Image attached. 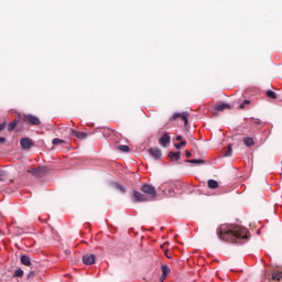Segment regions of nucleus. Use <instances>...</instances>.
Segmentation results:
<instances>
[{"instance_id": "f257e3e1", "label": "nucleus", "mask_w": 282, "mask_h": 282, "mask_svg": "<svg viewBox=\"0 0 282 282\" xmlns=\"http://www.w3.org/2000/svg\"><path fill=\"white\" fill-rule=\"evenodd\" d=\"M217 235L221 241L237 243L238 246L246 243L250 239L248 229L240 225L223 224L218 227Z\"/></svg>"}, {"instance_id": "f03ea898", "label": "nucleus", "mask_w": 282, "mask_h": 282, "mask_svg": "<svg viewBox=\"0 0 282 282\" xmlns=\"http://www.w3.org/2000/svg\"><path fill=\"white\" fill-rule=\"evenodd\" d=\"M26 173H30V175H32L36 180H41V177H45V175L50 174V167L42 165V166L29 169Z\"/></svg>"}, {"instance_id": "7ed1b4c3", "label": "nucleus", "mask_w": 282, "mask_h": 282, "mask_svg": "<svg viewBox=\"0 0 282 282\" xmlns=\"http://www.w3.org/2000/svg\"><path fill=\"white\" fill-rule=\"evenodd\" d=\"M140 192L145 193L148 199H155L158 197V192L155 191V187L149 184L142 185Z\"/></svg>"}, {"instance_id": "20e7f679", "label": "nucleus", "mask_w": 282, "mask_h": 282, "mask_svg": "<svg viewBox=\"0 0 282 282\" xmlns=\"http://www.w3.org/2000/svg\"><path fill=\"white\" fill-rule=\"evenodd\" d=\"M22 120L25 122V124H31L32 127H41V119L34 115H23Z\"/></svg>"}, {"instance_id": "39448f33", "label": "nucleus", "mask_w": 282, "mask_h": 282, "mask_svg": "<svg viewBox=\"0 0 282 282\" xmlns=\"http://www.w3.org/2000/svg\"><path fill=\"white\" fill-rule=\"evenodd\" d=\"M20 145L23 151H28L34 147V142L30 138H22L20 140Z\"/></svg>"}, {"instance_id": "423d86ee", "label": "nucleus", "mask_w": 282, "mask_h": 282, "mask_svg": "<svg viewBox=\"0 0 282 282\" xmlns=\"http://www.w3.org/2000/svg\"><path fill=\"white\" fill-rule=\"evenodd\" d=\"M132 199L133 202H149V196L147 194H142L138 191L132 192Z\"/></svg>"}, {"instance_id": "0eeeda50", "label": "nucleus", "mask_w": 282, "mask_h": 282, "mask_svg": "<svg viewBox=\"0 0 282 282\" xmlns=\"http://www.w3.org/2000/svg\"><path fill=\"white\" fill-rule=\"evenodd\" d=\"M83 263H85V265H94V263H96V254L94 253L84 254Z\"/></svg>"}, {"instance_id": "6e6552de", "label": "nucleus", "mask_w": 282, "mask_h": 282, "mask_svg": "<svg viewBox=\"0 0 282 282\" xmlns=\"http://www.w3.org/2000/svg\"><path fill=\"white\" fill-rule=\"evenodd\" d=\"M177 118H181L185 124V127L188 126V112H176L172 116V120H177Z\"/></svg>"}, {"instance_id": "1a4fd4ad", "label": "nucleus", "mask_w": 282, "mask_h": 282, "mask_svg": "<svg viewBox=\"0 0 282 282\" xmlns=\"http://www.w3.org/2000/svg\"><path fill=\"white\" fill-rule=\"evenodd\" d=\"M148 153L154 158V160H160V158H162V150H160V148H150L148 149Z\"/></svg>"}, {"instance_id": "9d476101", "label": "nucleus", "mask_w": 282, "mask_h": 282, "mask_svg": "<svg viewBox=\"0 0 282 282\" xmlns=\"http://www.w3.org/2000/svg\"><path fill=\"white\" fill-rule=\"evenodd\" d=\"M53 147L62 145L64 149H69V143L63 139L55 138L52 140Z\"/></svg>"}, {"instance_id": "9b49d317", "label": "nucleus", "mask_w": 282, "mask_h": 282, "mask_svg": "<svg viewBox=\"0 0 282 282\" xmlns=\"http://www.w3.org/2000/svg\"><path fill=\"white\" fill-rule=\"evenodd\" d=\"M70 133L74 138H77L78 140H87V132H80L72 129Z\"/></svg>"}, {"instance_id": "f8f14e48", "label": "nucleus", "mask_w": 282, "mask_h": 282, "mask_svg": "<svg viewBox=\"0 0 282 282\" xmlns=\"http://www.w3.org/2000/svg\"><path fill=\"white\" fill-rule=\"evenodd\" d=\"M171 143V135L169 134H163L160 140H159V144H161V147H166V144Z\"/></svg>"}, {"instance_id": "ddd939ff", "label": "nucleus", "mask_w": 282, "mask_h": 282, "mask_svg": "<svg viewBox=\"0 0 282 282\" xmlns=\"http://www.w3.org/2000/svg\"><path fill=\"white\" fill-rule=\"evenodd\" d=\"M20 261H21L22 265H26L28 268H30V265H32V260L30 259V256H28V254L21 256Z\"/></svg>"}, {"instance_id": "4468645a", "label": "nucleus", "mask_w": 282, "mask_h": 282, "mask_svg": "<svg viewBox=\"0 0 282 282\" xmlns=\"http://www.w3.org/2000/svg\"><path fill=\"white\" fill-rule=\"evenodd\" d=\"M112 186L116 188V191H119V193H121L122 195H124V193H127V187H124L122 184H120L118 182H113Z\"/></svg>"}, {"instance_id": "2eb2a0df", "label": "nucleus", "mask_w": 282, "mask_h": 282, "mask_svg": "<svg viewBox=\"0 0 282 282\" xmlns=\"http://www.w3.org/2000/svg\"><path fill=\"white\" fill-rule=\"evenodd\" d=\"M19 122H21V119L15 118L12 122H10L7 127L8 131H14V129H17V124H19Z\"/></svg>"}, {"instance_id": "dca6fc26", "label": "nucleus", "mask_w": 282, "mask_h": 282, "mask_svg": "<svg viewBox=\"0 0 282 282\" xmlns=\"http://www.w3.org/2000/svg\"><path fill=\"white\" fill-rule=\"evenodd\" d=\"M242 142L245 144V147H254V139L250 138V137H246L242 139Z\"/></svg>"}, {"instance_id": "f3484780", "label": "nucleus", "mask_w": 282, "mask_h": 282, "mask_svg": "<svg viewBox=\"0 0 282 282\" xmlns=\"http://www.w3.org/2000/svg\"><path fill=\"white\" fill-rule=\"evenodd\" d=\"M182 152H170L167 155L169 160H175V162H177V160H180Z\"/></svg>"}, {"instance_id": "a211bd4d", "label": "nucleus", "mask_w": 282, "mask_h": 282, "mask_svg": "<svg viewBox=\"0 0 282 282\" xmlns=\"http://www.w3.org/2000/svg\"><path fill=\"white\" fill-rule=\"evenodd\" d=\"M215 111H225V109H230V105L228 104H218L215 106Z\"/></svg>"}, {"instance_id": "6ab92c4d", "label": "nucleus", "mask_w": 282, "mask_h": 282, "mask_svg": "<svg viewBox=\"0 0 282 282\" xmlns=\"http://www.w3.org/2000/svg\"><path fill=\"white\" fill-rule=\"evenodd\" d=\"M207 186H208V188H212L215 191L216 188H219V183L215 180H209L207 182Z\"/></svg>"}, {"instance_id": "aec40b11", "label": "nucleus", "mask_w": 282, "mask_h": 282, "mask_svg": "<svg viewBox=\"0 0 282 282\" xmlns=\"http://www.w3.org/2000/svg\"><path fill=\"white\" fill-rule=\"evenodd\" d=\"M187 164H205L206 161L202 159H193V160H186Z\"/></svg>"}, {"instance_id": "412c9836", "label": "nucleus", "mask_w": 282, "mask_h": 282, "mask_svg": "<svg viewBox=\"0 0 282 282\" xmlns=\"http://www.w3.org/2000/svg\"><path fill=\"white\" fill-rule=\"evenodd\" d=\"M161 270H162L163 276H169V274L171 273V269L169 268V265H162Z\"/></svg>"}, {"instance_id": "4be33fe9", "label": "nucleus", "mask_w": 282, "mask_h": 282, "mask_svg": "<svg viewBox=\"0 0 282 282\" xmlns=\"http://www.w3.org/2000/svg\"><path fill=\"white\" fill-rule=\"evenodd\" d=\"M230 155H232V145H228L227 150L224 151L225 158H230Z\"/></svg>"}, {"instance_id": "5701e85b", "label": "nucleus", "mask_w": 282, "mask_h": 282, "mask_svg": "<svg viewBox=\"0 0 282 282\" xmlns=\"http://www.w3.org/2000/svg\"><path fill=\"white\" fill-rule=\"evenodd\" d=\"M273 281H281L282 280V272L272 273Z\"/></svg>"}, {"instance_id": "b1692460", "label": "nucleus", "mask_w": 282, "mask_h": 282, "mask_svg": "<svg viewBox=\"0 0 282 282\" xmlns=\"http://www.w3.org/2000/svg\"><path fill=\"white\" fill-rule=\"evenodd\" d=\"M267 96H268V98H271L272 100H276L275 91L269 90V91H267Z\"/></svg>"}, {"instance_id": "393cba45", "label": "nucleus", "mask_w": 282, "mask_h": 282, "mask_svg": "<svg viewBox=\"0 0 282 282\" xmlns=\"http://www.w3.org/2000/svg\"><path fill=\"white\" fill-rule=\"evenodd\" d=\"M118 149L122 153H129V151H130L129 145H119Z\"/></svg>"}, {"instance_id": "a878e982", "label": "nucleus", "mask_w": 282, "mask_h": 282, "mask_svg": "<svg viewBox=\"0 0 282 282\" xmlns=\"http://www.w3.org/2000/svg\"><path fill=\"white\" fill-rule=\"evenodd\" d=\"M6 177H8V173L3 170H0V182H6Z\"/></svg>"}, {"instance_id": "bb28decb", "label": "nucleus", "mask_w": 282, "mask_h": 282, "mask_svg": "<svg viewBox=\"0 0 282 282\" xmlns=\"http://www.w3.org/2000/svg\"><path fill=\"white\" fill-rule=\"evenodd\" d=\"M175 149H182V147H186V141H181L180 143L174 144Z\"/></svg>"}, {"instance_id": "cd10ccee", "label": "nucleus", "mask_w": 282, "mask_h": 282, "mask_svg": "<svg viewBox=\"0 0 282 282\" xmlns=\"http://www.w3.org/2000/svg\"><path fill=\"white\" fill-rule=\"evenodd\" d=\"M14 276L21 278L23 276V269H18L14 271Z\"/></svg>"}, {"instance_id": "c85d7f7f", "label": "nucleus", "mask_w": 282, "mask_h": 282, "mask_svg": "<svg viewBox=\"0 0 282 282\" xmlns=\"http://www.w3.org/2000/svg\"><path fill=\"white\" fill-rule=\"evenodd\" d=\"M8 142V139L0 137V144H6Z\"/></svg>"}, {"instance_id": "c756f323", "label": "nucleus", "mask_w": 282, "mask_h": 282, "mask_svg": "<svg viewBox=\"0 0 282 282\" xmlns=\"http://www.w3.org/2000/svg\"><path fill=\"white\" fill-rule=\"evenodd\" d=\"M185 155H186V158H191L193 154L191 153V151L186 150Z\"/></svg>"}, {"instance_id": "7c9ffc66", "label": "nucleus", "mask_w": 282, "mask_h": 282, "mask_svg": "<svg viewBox=\"0 0 282 282\" xmlns=\"http://www.w3.org/2000/svg\"><path fill=\"white\" fill-rule=\"evenodd\" d=\"M164 281H166V275H161V278H160V282H164Z\"/></svg>"}, {"instance_id": "2f4dec72", "label": "nucleus", "mask_w": 282, "mask_h": 282, "mask_svg": "<svg viewBox=\"0 0 282 282\" xmlns=\"http://www.w3.org/2000/svg\"><path fill=\"white\" fill-rule=\"evenodd\" d=\"M3 129H6V123L0 124V131H3Z\"/></svg>"}, {"instance_id": "473e14b6", "label": "nucleus", "mask_w": 282, "mask_h": 282, "mask_svg": "<svg viewBox=\"0 0 282 282\" xmlns=\"http://www.w3.org/2000/svg\"><path fill=\"white\" fill-rule=\"evenodd\" d=\"M176 141H177V142H183V141H182V135H177V137H176Z\"/></svg>"}, {"instance_id": "72a5a7b5", "label": "nucleus", "mask_w": 282, "mask_h": 282, "mask_svg": "<svg viewBox=\"0 0 282 282\" xmlns=\"http://www.w3.org/2000/svg\"><path fill=\"white\" fill-rule=\"evenodd\" d=\"M165 257H167V259H171V256H169V250H165Z\"/></svg>"}, {"instance_id": "f704fd0d", "label": "nucleus", "mask_w": 282, "mask_h": 282, "mask_svg": "<svg viewBox=\"0 0 282 282\" xmlns=\"http://www.w3.org/2000/svg\"><path fill=\"white\" fill-rule=\"evenodd\" d=\"M242 104H245V105H250V100H249V99H246Z\"/></svg>"}, {"instance_id": "c9c22d12", "label": "nucleus", "mask_w": 282, "mask_h": 282, "mask_svg": "<svg viewBox=\"0 0 282 282\" xmlns=\"http://www.w3.org/2000/svg\"><path fill=\"white\" fill-rule=\"evenodd\" d=\"M240 109H246V104H245V102H242V104L240 105Z\"/></svg>"}, {"instance_id": "e433bc0d", "label": "nucleus", "mask_w": 282, "mask_h": 282, "mask_svg": "<svg viewBox=\"0 0 282 282\" xmlns=\"http://www.w3.org/2000/svg\"><path fill=\"white\" fill-rule=\"evenodd\" d=\"M29 276H34V271H31V272L29 273Z\"/></svg>"}, {"instance_id": "4c0bfd02", "label": "nucleus", "mask_w": 282, "mask_h": 282, "mask_svg": "<svg viewBox=\"0 0 282 282\" xmlns=\"http://www.w3.org/2000/svg\"><path fill=\"white\" fill-rule=\"evenodd\" d=\"M256 124H261V120H256Z\"/></svg>"}]
</instances>
